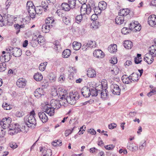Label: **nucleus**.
Returning a JSON list of instances; mask_svg holds the SVG:
<instances>
[{
    "label": "nucleus",
    "instance_id": "a18cd8bd",
    "mask_svg": "<svg viewBox=\"0 0 156 156\" xmlns=\"http://www.w3.org/2000/svg\"><path fill=\"white\" fill-rule=\"evenodd\" d=\"M76 0H69L68 1L69 4L71 9L74 8L76 5Z\"/></svg>",
    "mask_w": 156,
    "mask_h": 156
},
{
    "label": "nucleus",
    "instance_id": "473e14b6",
    "mask_svg": "<svg viewBox=\"0 0 156 156\" xmlns=\"http://www.w3.org/2000/svg\"><path fill=\"white\" fill-rule=\"evenodd\" d=\"M53 47L54 49L58 51H60L61 49L60 44L58 41H56L54 42Z\"/></svg>",
    "mask_w": 156,
    "mask_h": 156
},
{
    "label": "nucleus",
    "instance_id": "5fc2aeb1",
    "mask_svg": "<svg viewBox=\"0 0 156 156\" xmlns=\"http://www.w3.org/2000/svg\"><path fill=\"white\" fill-rule=\"evenodd\" d=\"M82 16L81 15L77 16L75 18L76 22L77 23L80 22L82 20Z\"/></svg>",
    "mask_w": 156,
    "mask_h": 156
},
{
    "label": "nucleus",
    "instance_id": "a211bd4d",
    "mask_svg": "<svg viewBox=\"0 0 156 156\" xmlns=\"http://www.w3.org/2000/svg\"><path fill=\"white\" fill-rule=\"evenodd\" d=\"M27 81L23 78L19 79L16 82V85L19 87L24 88L26 84Z\"/></svg>",
    "mask_w": 156,
    "mask_h": 156
},
{
    "label": "nucleus",
    "instance_id": "7ed1b4c3",
    "mask_svg": "<svg viewBox=\"0 0 156 156\" xmlns=\"http://www.w3.org/2000/svg\"><path fill=\"white\" fill-rule=\"evenodd\" d=\"M138 76L136 73H133L129 76L126 75H124L122 77V80L123 82L126 84H129L132 81H136L138 80Z\"/></svg>",
    "mask_w": 156,
    "mask_h": 156
},
{
    "label": "nucleus",
    "instance_id": "bb28decb",
    "mask_svg": "<svg viewBox=\"0 0 156 156\" xmlns=\"http://www.w3.org/2000/svg\"><path fill=\"white\" fill-rule=\"evenodd\" d=\"M124 20V17L121 16L119 15L115 19V22L116 24L120 25L122 24Z\"/></svg>",
    "mask_w": 156,
    "mask_h": 156
},
{
    "label": "nucleus",
    "instance_id": "f3484780",
    "mask_svg": "<svg viewBox=\"0 0 156 156\" xmlns=\"http://www.w3.org/2000/svg\"><path fill=\"white\" fill-rule=\"evenodd\" d=\"M38 115L40 119L43 123H45L48 121V118L44 112H39Z\"/></svg>",
    "mask_w": 156,
    "mask_h": 156
},
{
    "label": "nucleus",
    "instance_id": "2eb2a0df",
    "mask_svg": "<svg viewBox=\"0 0 156 156\" xmlns=\"http://www.w3.org/2000/svg\"><path fill=\"white\" fill-rule=\"evenodd\" d=\"M93 54L94 57L98 58H102L105 56L104 52L100 49L95 50L93 52Z\"/></svg>",
    "mask_w": 156,
    "mask_h": 156
},
{
    "label": "nucleus",
    "instance_id": "a878e982",
    "mask_svg": "<svg viewBox=\"0 0 156 156\" xmlns=\"http://www.w3.org/2000/svg\"><path fill=\"white\" fill-rule=\"evenodd\" d=\"M107 3L104 1L100 2L98 4L99 10L100 12H101V10H103L106 9L107 7Z\"/></svg>",
    "mask_w": 156,
    "mask_h": 156
},
{
    "label": "nucleus",
    "instance_id": "680f3d73",
    "mask_svg": "<svg viewBox=\"0 0 156 156\" xmlns=\"http://www.w3.org/2000/svg\"><path fill=\"white\" fill-rule=\"evenodd\" d=\"M24 115L23 112L21 111L17 112L16 113V115L17 117H21Z\"/></svg>",
    "mask_w": 156,
    "mask_h": 156
},
{
    "label": "nucleus",
    "instance_id": "052dcab7",
    "mask_svg": "<svg viewBox=\"0 0 156 156\" xmlns=\"http://www.w3.org/2000/svg\"><path fill=\"white\" fill-rule=\"evenodd\" d=\"M9 145L10 147L13 149H15L18 147V145L15 142H11L10 143Z\"/></svg>",
    "mask_w": 156,
    "mask_h": 156
},
{
    "label": "nucleus",
    "instance_id": "9b49d317",
    "mask_svg": "<svg viewBox=\"0 0 156 156\" xmlns=\"http://www.w3.org/2000/svg\"><path fill=\"white\" fill-rule=\"evenodd\" d=\"M148 23L152 27H156V16L154 15H150L148 18Z\"/></svg>",
    "mask_w": 156,
    "mask_h": 156
},
{
    "label": "nucleus",
    "instance_id": "37998d69",
    "mask_svg": "<svg viewBox=\"0 0 156 156\" xmlns=\"http://www.w3.org/2000/svg\"><path fill=\"white\" fill-rule=\"evenodd\" d=\"M2 107L5 110H9L12 108L10 105L6 102L3 103L2 105Z\"/></svg>",
    "mask_w": 156,
    "mask_h": 156
},
{
    "label": "nucleus",
    "instance_id": "aec40b11",
    "mask_svg": "<svg viewBox=\"0 0 156 156\" xmlns=\"http://www.w3.org/2000/svg\"><path fill=\"white\" fill-rule=\"evenodd\" d=\"M58 97L61 99V98L63 97H67L69 95H67V92L65 90L62 89V88H59L58 90Z\"/></svg>",
    "mask_w": 156,
    "mask_h": 156
},
{
    "label": "nucleus",
    "instance_id": "8fccbe9b",
    "mask_svg": "<svg viewBox=\"0 0 156 156\" xmlns=\"http://www.w3.org/2000/svg\"><path fill=\"white\" fill-rule=\"evenodd\" d=\"M156 94V88L154 87L153 89H151L150 90V91L147 94V95L149 97H150L152 95L154 94Z\"/></svg>",
    "mask_w": 156,
    "mask_h": 156
},
{
    "label": "nucleus",
    "instance_id": "3c124183",
    "mask_svg": "<svg viewBox=\"0 0 156 156\" xmlns=\"http://www.w3.org/2000/svg\"><path fill=\"white\" fill-rule=\"evenodd\" d=\"M51 94L53 97L58 96V92L56 88L54 87L51 89Z\"/></svg>",
    "mask_w": 156,
    "mask_h": 156
},
{
    "label": "nucleus",
    "instance_id": "ddd939ff",
    "mask_svg": "<svg viewBox=\"0 0 156 156\" xmlns=\"http://www.w3.org/2000/svg\"><path fill=\"white\" fill-rule=\"evenodd\" d=\"M50 105L54 109H58L61 106V104L59 101L54 99L51 100Z\"/></svg>",
    "mask_w": 156,
    "mask_h": 156
},
{
    "label": "nucleus",
    "instance_id": "338daca9",
    "mask_svg": "<svg viewBox=\"0 0 156 156\" xmlns=\"http://www.w3.org/2000/svg\"><path fill=\"white\" fill-rule=\"evenodd\" d=\"M98 150L95 148V147H93L90 149V151L92 153L94 152L97 153L98 152Z\"/></svg>",
    "mask_w": 156,
    "mask_h": 156
},
{
    "label": "nucleus",
    "instance_id": "f257e3e1",
    "mask_svg": "<svg viewBox=\"0 0 156 156\" xmlns=\"http://www.w3.org/2000/svg\"><path fill=\"white\" fill-rule=\"evenodd\" d=\"M79 95L77 93L73 94L71 93L69 94L68 96L67 97H62L61 98V100H60V102L62 103L61 105H63L64 106L66 105L68 103L71 105H73L76 103V101L79 99Z\"/></svg>",
    "mask_w": 156,
    "mask_h": 156
},
{
    "label": "nucleus",
    "instance_id": "79ce46f5",
    "mask_svg": "<svg viewBox=\"0 0 156 156\" xmlns=\"http://www.w3.org/2000/svg\"><path fill=\"white\" fill-rule=\"evenodd\" d=\"M47 64V62L41 63L39 66V70L41 71H44L46 69V67Z\"/></svg>",
    "mask_w": 156,
    "mask_h": 156
},
{
    "label": "nucleus",
    "instance_id": "9d476101",
    "mask_svg": "<svg viewBox=\"0 0 156 156\" xmlns=\"http://www.w3.org/2000/svg\"><path fill=\"white\" fill-rule=\"evenodd\" d=\"M89 88H90L91 94L92 96H96L100 93V90L96 88L94 85L91 83H89Z\"/></svg>",
    "mask_w": 156,
    "mask_h": 156
},
{
    "label": "nucleus",
    "instance_id": "39448f33",
    "mask_svg": "<svg viewBox=\"0 0 156 156\" xmlns=\"http://www.w3.org/2000/svg\"><path fill=\"white\" fill-rule=\"evenodd\" d=\"M7 51L15 57H19L22 54V51L20 48H13L11 47L7 48Z\"/></svg>",
    "mask_w": 156,
    "mask_h": 156
},
{
    "label": "nucleus",
    "instance_id": "cd10ccee",
    "mask_svg": "<svg viewBox=\"0 0 156 156\" xmlns=\"http://www.w3.org/2000/svg\"><path fill=\"white\" fill-rule=\"evenodd\" d=\"M127 148L132 151H136L138 149V147L137 146H134L133 143L128 144Z\"/></svg>",
    "mask_w": 156,
    "mask_h": 156
},
{
    "label": "nucleus",
    "instance_id": "69168bd1",
    "mask_svg": "<svg viewBox=\"0 0 156 156\" xmlns=\"http://www.w3.org/2000/svg\"><path fill=\"white\" fill-rule=\"evenodd\" d=\"M116 124L115 123H112L108 125V128L110 129H112L116 127Z\"/></svg>",
    "mask_w": 156,
    "mask_h": 156
},
{
    "label": "nucleus",
    "instance_id": "ea45409f",
    "mask_svg": "<svg viewBox=\"0 0 156 156\" xmlns=\"http://www.w3.org/2000/svg\"><path fill=\"white\" fill-rule=\"evenodd\" d=\"M14 27L15 29L16 30V34H18L20 31V29L24 27V25L21 24L20 25L18 24H15L14 25Z\"/></svg>",
    "mask_w": 156,
    "mask_h": 156
},
{
    "label": "nucleus",
    "instance_id": "b1692460",
    "mask_svg": "<svg viewBox=\"0 0 156 156\" xmlns=\"http://www.w3.org/2000/svg\"><path fill=\"white\" fill-rule=\"evenodd\" d=\"M53 26L51 24H43L42 27V30L44 33H48L49 32L51 27Z\"/></svg>",
    "mask_w": 156,
    "mask_h": 156
},
{
    "label": "nucleus",
    "instance_id": "c756f323",
    "mask_svg": "<svg viewBox=\"0 0 156 156\" xmlns=\"http://www.w3.org/2000/svg\"><path fill=\"white\" fill-rule=\"evenodd\" d=\"M123 45L127 49H130L133 46L132 42L130 41H124Z\"/></svg>",
    "mask_w": 156,
    "mask_h": 156
},
{
    "label": "nucleus",
    "instance_id": "09e8293b",
    "mask_svg": "<svg viewBox=\"0 0 156 156\" xmlns=\"http://www.w3.org/2000/svg\"><path fill=\"white\" fill-rule=\"evenodd\" d=\"M54 21V20L52 17H48L45 20V23L52 25Z\"/></svg>",
    "mask_w": 156,
    "mask_h": 156
},
{
    "label": "nucleus",
    "instance_id": "de8ad7c7",
    "mask_svg": "<svg viewBox=\"0 0 156 156\" xmlns=\"http://www.w3.org/2000/svg\"><path fill=\"white\" fill-rule=\"evenodd\" d=\"M6 68L5 62L2 63L0 64V72H3L5 70Z\"/></svg>",
    "mask_w": 156,
    "mask_h": 156
},
{
    "label": "nucleus",
    "instance_id": "c9c22d12",
    "mask_svg": "<svg viewBox=\"0 0 156 156\" xmlns=\"http://www.w3.org/2000/svg\"><path fill=\"white\" fill-rule=\"evenodd\" d=\"M42 8L44 9V11L46 12L49 9L50 5H48V2L47 1H43L42 2Z\"/></svg>",
    "mask_w": 156,
    "mask_h": 156
},
{
    "label": "nucleus",
    "instance_id": "e433bc0d",
    "mask_svg": "<svg viewBox=\"0 0 156 156\" xmlns=\"http://www.w3.org/2000/svg\"><path fill=\"white\" fill-rule=\"evenodd\" d=\"M34 79L37 81L41 80L43 79V76L38 73H36L34 76Z\"/></svg>",
    "mask_w": 156,
    "mask_h": 156
},
{
    "label": "nucleus",
    "instance_id": "c03bdc74",
    "mask_svg": "<svg viewBox=\"0 0 156 156\" xmlns=\"http://www.w3.org/2000/svg\"><path fill=\"white\" fill-rule=\"evenodd\" d=\"M52 144L55 147L60 146L62 145V141L61 140H55L52 143Z\"/></svg>",
    "mask_w": 156,
    "mask_h": 156
},
{
    "label": "nucleus",
    "instance_id": "774afa93",
    "mask_svg": "<svg viewBox=\"0 0 156 156\" xmlns=\"http://www.w3.org/2000/svg\"><path fill=\"white\" fill-rule=\"evenodd\" d=\"M128 29L126 27H124L122 30V34H126L128 32Z\"/></svg>",
    "mask_w": 156,
    "mask_h": 156
},
{
    "label": "nucleus",
    "instance_id": "412c9836",
    "mask_svg": "<svg viewBox=\"0 0 156 156\" xmlns=\"http://www.w3.org/2000/svg\"><path fill=\"white\" fill-rule=\"evenodd\" d=\"M149 52L147 54H149V55L153 57H155L156 56V45H152L148 49Z\"/></svg>",
    "mask_w": 156,
    "mask_h": 156
},
{
    "label": "nucleus",
    "instance_id": "6e6552de",
    "mask_svg": "<svg viewBox=\"0 0 156 156\" xmlns=\"http://www.w3.org/2000/svg\"><path fill=\"white\" fill-rule=\"evenodd\" d=\"M110 87L111 91L113 94L117 95H120L121 89L118 85L113 83L110 85Z\"/></svg>",
    "mask_w": 156,
    "mask_h": 156
},
{
    "label": "nucleus",
    "instance_id": "4be33fe9",
    "mask_svg": "<svg viewBox=\"0 0 156 156\" xmlns=\"http://www.w3.org/2000/svg\"><path fill=\"white\" fill-rule=\"evenodd\" d=\"M27 9L30 17L32 18H34L36 12L35 7H29Z\"/></svg>",
    "mask_w": 156,
    "mask_h": 156
},
{
    "label": "nucleus",
    "instance_id": "7c9ffc66",
    "mask_svg": "<svg viewBox=\"0 0 156 156\" xmlns=\"http://www.w3.org/2000/svg\"><path fill=\"white\" fill-rule=\"evenodd\" d=\"M81 47V44L80 43L74 41L73 43V47L74 50H79Z\"/></svg>",
    "mask_w": 156,
    "mask_h": 156
},
{
    "label": "nucleus",
    "instance_id": "393cba45",
    "mask_svg": "<svg viewBox=\"0 0 156 156\" xmlns=\"http://www.w3.org/2000/svg\"><path fill=\"white\" fill-rule=\"evenodd\" d=\"M130 12V10L128 9H123L120 10L119 15L123 17L128 15Z\"/></svg>",
    "mask_w": 156,
    "mask_h": 156
},
{
    "label": "nucleus",
    "instance_id": "58836bf2",
    "mask_svg": "<svg viewBox=\"0 0 156 156\" xmlns=\"http://www.w3.org/2000/svg\"><path fill=\"white\" fill-rule=\"evenodd\" d=\"M63 22L66 25H69L70 23V18L68 16H64L62 17Z\"/></svg>",
    "mask_w": 156,
    "mask_h": 156
},
{
    "label": "nucleus",
    "instance_id": "dca6fc26",
    "mask_svg": "<svg viewBox=\"0 0 156 156\" xmlns=\"http://www.w3.org/2000/svg\"><path fill=\"white\" fill-rule=\"evenodd\" d=\"M81 12L83 11H85L83 14H85V13L87 14H89L91 10V8L90 5H88L85 4L81 7L80 9Z\"/></svg>",
    "mask_w": 156,
    "mask_h": 156
},
{
    "label": "nucleus",
    "instance_id": "c85d7f7f",
    "mask_svg": "<svg viewBox=\"0 0 156 156\" xmlns=\"http://www.w3.org/2000/svg\"><path fill=\"white\" fill-rule=\"evenodd\" d=\"M87 75L90 78H93L96 76V72L95 70L91 68L89 69L87 71Z\"/></svg>",
    "mask_w": 156,
    "mask_h": 156
},
{
    "label": "nucleus",
    "instance_id": "2f4dec72",
    "mask_svg": "<svg viewBox=\"0 0 156 156\" xmlns=\"http://www.w3.org/2000/svg\"><path fill=\"white\" fill-rule=\"evenodd\" d=\"M61 7L62 10L66 11H69L71 9V8L69 6V4L65 2L63 3L62 4Z\"/></svg>",
    "mask_w": 156,
    "mask_h": 156
},
{
    "label": "nucleus",
    "instance_id": "49530a36",
    "mask_svg": "<svg viewBox=\"0 0 156 156\" xmlns=\"http://www.w3.org/2000/svg\"><path fill=\"white\" fill-rule=\"evenodd\" d=\"M36 13L41 14L43 12L42 7L41 6H37L35 8Z\"/></svg>",
    "mask_w": 156,
    "mask_h": 156
},
{
    "label": "nucleus",
    "instance_id": "6e6d98bb",
    "mask_svg": "<svg viewBox=\"0 0 156 156\" xmlns=\"http://www.w3.org/2000/svg\"><path fill=\"white\" fill-rule=\"evenodd\" d=\"M75 127H74L71 129H69L66 130L65 133L66 136H69L70 134H71Z\"/></svg>",
    "mask_w": 156,
    "mask_h": 156
},
{
    "label": "nucleus",
    "instance_id": "f8f14e48",
    "mask_svg": "<svg viewBox=\"0 0 156 156\" xmlns=\"http://www.w3.org/2000/svg\"><path fill=\"white\" fill-rule=\"evenodd\" d=\"M89 88V84L88 86H84L81 89V92L82 95L85 98L89 97L91 95Z\"/></svg>",
    "mask_w": 156,
    "mask_h": 156
},
{
    "label": "nucleus",
    "instance_id": "20e7f679",
    "mask_svg": "<svg viewBox=\"0 0 156 156\" xmlns=\"http://www.w3.org/2000/svg\"><path fill=\"white\" fill-rule=\"evenodd\" d=\"M22 131L20 126L17 123L11 124L9 129V133L13 135Z\"/></svg>",
    "mask_w": 156,
    "mask_h": 156
},
{
    "label": "nucleus",
    "instance_id": "4468645a",
    "mask_svg": "<svg viewBox=\"0 0 156 156\" xmlns=\"http://www.w3.org/2000/svg\"><path fill=\"white\" fill-rule=\"evenodd\" d=\"M102 85H100V88L102 89L101 90H100V93L99 94H101V98L103 100H105L108 98V92L105 87L104 89H103Z\"/></svg>",
    "mask_w": 156,
    "mask_h": 156
},
{
    "label": "nucleus",
    "instance_id": "1a4fd4ad",
    "mask_svg": "<svg viewBox=\"0 0 156 156\" xmlns=\"http://www.w3.org/2000/svg\"><path fill=\"white\" fill-rule=\"evenodd\" d=\"M96 47V42L94 41H90L84 44L82 46V48L84 51H86L87 49L92 48Z\"/></svg>",
    "mask_w": 156,
    "mask_h": 156
},
{
    "label": "nucleus",
    "instance_id": "e2e57ef3",
    "mask_svg": "<svg viewBox=\"0 0 156 156\" xmlns=\"http://www.w3.org/2000/svg\"><path fill=\"white\" fill-rule=\"evenodd\" d=\"M34 7L33 3L31 1H29L27 2V8H29V7Z\"/></svg>",
    "mask_w": 156,
    "mask_h": 156
},
{
    "label": "nucleus",
    "instance_id": "603ef678",
    "mask_svg": "<svg viewBox=\"0 0 156 156\" xmlns=\"http://www.w3.org/2000/svg\"><path fill=\"white\" fill-rule=\"evenodd\" d=\"M138 24V22L135 21L129 24V29L131 30H134V27Z\"/></svg>",
    "mask_w": 156,
    "mask_h": 156
},
{
    "label": "nucleus",
    "instance_id": "6ab92c4d",
    "mask_svg": "<svg viewBox=\"0 0 156 156\" xmlns=\"http://www.w3.org/2000/svg\"><path fill=\"white\" fill-rule=\"evenodd\" d=\"M44 92L42 88H38L34 92V95L37 98H39L42 95H44Z\"/></svg>",
    "mask_w": 156,
    "mask_h": 156
},
{
    "label": "nucleus",
    "instance_id": "f03ea898",
    "mask_svg": "<svg viewBox=\"0 0 156 156\" xmlns=\"http://www.w3.org/2000/svg\"><path fill=\"white\" fill-rule=\"evenodd\" d=\"M35 115V113L34 111L32 110L30 112V114L27 115L24 117V121L28 127L34 128L36 126Z\"/></svg>",
    "mask_w": 156,
    "mask_h": 156
},
{
    "label": "nucleus",
    "instance_id": "4d7b16f0",
    "mask_svg": "<svg viewBox=\"0 0 156 156\" xmlns=\"http://www.w3.org/2000/svg\"><path fill=\"white\" fill-rule=\"evenodd\" d=\"M141 28L140 25L138 22V24H137L134 27V30H133V31H139L141 29Z\"/></svg>",
    "mask_w": 156,
    "mask_h": 156
},
{
    "label": "nucleus",
    "instance_id": "72a5a7b5",
    "mask_svg": "<svg viewBox=\"0 0 156 156\" xmlns=\"http://www.w3.org/2000/svg\"><path fill=\"white\" fill-rule=\"evenodd\" d=\"M109 51L111 53H113L116 52L117 50V46L115 44L111 45L108 48Z\"/></svg>",
    "mask_w": 156,
    "mask_h": 156
},
{
    "label": "nucleus",
    "instance_id": "0e129e2a",
    "mask_svg": "<svg viewBox=\"0 0 156 156\" xmlns=\"http://www.w3.org/2000/svg\"><path fill=\"white\" fill-rule=\"evenodd\" d=\"M65 78L64 75H60L58 79V81H59L61 83L63 82V81L65 80Z\"/></svg>",
    "mask_w": 156,
    "mask_h": 156
},
{
    "label": "nucleus",
    "instance_id": "5701e85b",
    "mask_svg": "<svg viewBox=\"0 0 156 156\" xmlns=\"http://www.w3.org/2000/svg\"><path fill=\"white\" fill-rule=\"evenodd\" d=\"M154 57L149 55V54H147L145 55V57L144 58V60L148 64H151L153 61Z\"/></svg>",
    "mask_w": 156,
    "mask_h": 156
},
{
    "label": "nucleus",
    "instance_id": "bf43d9fd",
    "mask_svg": "<svg viewBox=\"0 0 156 156\" xmlns=\"http://www.w3.org/2000/svg\"><path fill=\"white\" fill-rule=\"evenodd\" d=\"M115 146L112 144H110L105 146V148L108 150H110L113 149Z\"/></svg>",
    "mask_w": 156,
    "mask_h": 156
},
{
    "label": "nucleus",
    "instance_id": "f704fd0d",
    "mask_svg": "<svg viewBox=\"0 0 156 156\" xmlns=\"http://www.w3.org/2000/svg\"><path fill=\"white\" fill-rule=\"evenodd\" d=\"M4 21L5 24L8 23H11L12 21V17L10 15H7L6 16H4Z\"/></svg>",
    "mask_w": 156,
    "mask_h": 156
},
{
    "label": "nucleus",
    "instance_id": "13d9d810",
    "mask_svg": "<svg viewBox=\"0 0 156 156\" xmlns=\"http://www.w3.org/2000/svg\"><path fill=\"white\" fill-rule=\"evenodd\" d=\"M5 25V22L4 21V16L2 17L0 14V26L2 27Z\"/></svg>",
    "mask_w": 156,
    "mask_h": 156
},
{
    "label": "nucleus",
    "instance_id": "4c0bfd02",
    "mask_svg": "<svg viewBox=\"0 0 156 156\" xmlns=\"http://www.w3.org/2000/svg\"><path fill=\"white\" fill-rule=\"evenodd\" d=\"M71 51L69 49H66L64 50L62 52V55L63 57L64 58H68L70 55Z\"/></svg>",
    "mask_w": 156,
    "mask_h": 156
},
{
    "label": "nucleus",
    "instance_id": "a19ab883",
    "mask_svg": "<svg viewBox=\"0 0 156 156\" xmlns=\"http://www.w3.org/2000/svg\"><path fill=\"white\" fill-rule=\"evenodd\" d=\"M6 54L4 55H3L6 60V62H8L10 60L12 56L11 52L7 51V48L6 49Z\"/></svg>",
    "mask_w": 156,
    "mask_h": 156
},
{
    "label": "nucleus",
    "instance_id": "0eeeda50",
    "mask_svg": "<svg viewBox=\"0 0 156 156\" xmlns=\"http://www.w3.org/2000/svg\"><path fill=\"white\" fill-rule=\"evenodd\" d=\"M11 119L10 118L3 119L2 121H0V124L3 129H9L11 123Z\"/></svg>",
    "mask_w": 156,
    "mask_h": 156
},
{
    "label": "nucleus",
    "instance_id": "864d4df0",
    "mask_svg": "<svg viewBox=\"0 0 156 156\" xmlns=\"http://www.w3.org/2000/svg\"><path fill=\"white\" fill-rule=\"evenodd\" d=\"M37 39L38 43L39 44L43 43L44 41V37L41 35H39Z\"/></svg>",
    "mask_w": 156,
    "mask_h": 156
},
{
    "label": "nucleus",
    "instance_id": "423d86ee",
    "mask_svg": "<svg viewBox=\"0 0 156 156\" xmlns=\"http://www.w3.org/2000/svg\"><path fill=\"white\" fill-rule=\"evenodd\" d=\"M43 110L50 116L54 115L55 113V109L48 104H45L43 106Z\"/></svg>",
    "mask_w": 156,
    "mask_h": 156
}]
</instances>
